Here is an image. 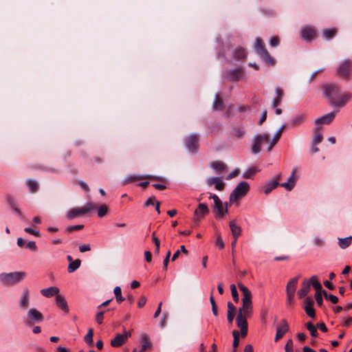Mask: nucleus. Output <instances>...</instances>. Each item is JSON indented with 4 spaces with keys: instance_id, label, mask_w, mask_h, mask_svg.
Returning a JSON list of instances; mask_svg holds the SVG:
<instances>
[{
    "instance_id": "ddd939ff",
    "label": "nucleus",
    "mask_w": 352,
    "mask_h": 352,
    "mask_svg": "<svg viewBox=\"0 0 352 352\" xmlns=\"http://www.w3.org/2000/svg\"><path fill=\"white\" fill-rule=\"evenodd\" d=\"M131 336V332H127L124 329L123 334H117L114 339L111 341V345L113 347H118L124 344L129 338Z\"/></svg>"
},
{
    "instance_id": "2f4dec72",
    "label": "nucleus",
    "mask_w": 352,
    "mask_h": 352,
    "mask_svg": "<svg viewBox=\"0 0 352 352\" xmlns=\"http://www.w3.org/2000/svg\"><path fill=\"white\" fill-rule=\"evenodd\" d=\"M305 120V114H298L294 116L292 120H290L289 124L292 126H295L297 125H299L302 122H303Z\"/></svg>"
},
{
    "instance_id": "58836bf2",
    "label": "nucleus",
    "mask_w": 352,
    "mask_h": 352,
    "mask_svg": "<svg viewBox=\"0 0 352 352\" xmlns=\"http://www.w3.org/2000/svg\"><path fill=\"white\" fill-rule=\"evenodd\" d=\"M314 138L313 140V144H318L320 143L323 139L322 134L320 131V128L316 127L314 129Z\"/></svg>"
},
{
    "instance_id": "cd10ccee",
    "label": "nucleus",
    "mask_w": 352,
    "mask_h": 352,
    "mask_svg": "<svg viewBox=\"0 0 352 352\" xmlns=\"http://www.w3.org/2000/svg\"><path fill=\"white\" fill-rule=\"evenodd\" d=\"M284 125H283L276 132L275 135L274 136L273 139L271 141H269V146H268V151H270L274 146L278 142V140L280 139L283 130L284 129Z\"/></svg>"
},
{
    "instance_id": "dca6fc26",
    "label": "nucleus",
    "mask_w": 352,
    "mask_h": 352,
    "mask_svg": "<svg viewBox=\"0 0 352 352\" xmlns=\"http://www.w3.org/2000/svg\"><path fill=\"white\" fill-rule=\"evenodd\" d=\"M243 70L239 67L228 71L226 74V78L232 81H239L243 78Z\"/></svg>"
},
{
    "instance_id": "c85d7f7f",
    "label": "nucleus",
    "mask_w": 352,
    "mask_h": 352,
    "mask_svg": "<svg viewBox=\"0 0 352 352\" xmlns=\"http://www.w3.org/2000/svg\"><path fill=\"white\" fill-rule=\"evenodd\" d=\"M210 166L217 173L224 171L226 168V164L221 161L211 162Z\"/></svg>"
},
{
    "instance_id": "a19ab883",
    "label": "nucleus",
    "mask_w": 352,
    "mask_h": 352,
    "mask_svg": "<svg viewBox=\"0 0 352 352\" xmlns=\"http://www.w3.org/2000/svg\"><path fill=\"white\" fill-rule=\"evenodd\" d=\"M234 56L238 59H243L246 57V52L243 47H238L235 50Z\"/></svg>"
},
{
    "instance_id": "052dcab7",
    "label": "nucleus",
    "mask_w": 352,
    "mask_h": 352,
    "mask_svg": "<svg viewBox=\"0 0 352 352\" xmlns=\"http://www.w3.org/2000/svg\"><path fill=\"white\" fill-rule=\"evenodd\" d=\"M239 169L236 168L234 170H232L231 173H230L229 175H227L226 179L230 180L235 177H236L239 173Z\"/></svg>"
},
{
    "instance_id": "1a4fd4ad",
    "label": "nucleus",
    "mask_w": 352,
    "mask_h": 352,
    "mask_svg": "<svg viewBox=\"0 0 352 352\" xmlns=\"http://www.w3.org/2000/svg\"><path fill=\"white\" fill-rule=\"evenodd\" d=\"M44 319L41 312L35 308L29 309L27 314V318L24 320L25 324L31 326L34 323L42 322Z\"/></svg>"
},
{
    "instance_id": "4d7b16f0",
    "label": "nucleus",
    "mask_w": 352,
    "mask_h": 352,
    "mask_svg": "<svg viewBox=\"0 0 352 352\" xmlns=\"http://www.w3.org/2000/svg\"><path fill=\"white\" fill-rule=\"evenodd\" d=\"M217 245L220 248V249H223L224 247H225V244H224V242L221 238V236L220 234H218L217 236Z\"/></svg>"
},
{
    "instance_id": "c03bdc74",
    "label": "nucleus",
    "mask_w": 352,
    "mask_h": 352,
    "mask_svg": "<svg viewBox=\"0 0 352 352\" xmlns=\"http://www.w3.org/2000/svg\"><path fill=\"white\" fill-rule=\"evenodd\" d=\"M311 285L314 286V287L317 290V292H319L322 289V285L317 280L316 276H313L310 278Z\"/></svg>"
},
{
    "instance_id": "423d86ee",
    "label": "nucleus",
    "mask_w": 352,
    "mask_h": 352,
    "mask_svg": "<svg viewBox=\"0 0 352 352\" xmlns=\"http://www.w3.org/2000/svg\"><path fill=\"white\" fill-rule=\"evenodd\" d=\"M250 190V185L247 182H241L233 190L230 195V202L234 203L246 195Z\"/></svg>"
},
{
    "instance_id": "4c0bfd02",
    "label": "nucleus",
    "mask_w": 352,
    "mask_h": 352,
    "mask_svg": "<svg viewBox=\"0 0 352 352\" xmlns=\"http://www.w3.org/2000/svg\"><path fill=\"white\" fill-rule=\"evenodd\" d=\"M81 261L80 259L77 258L74 261L69 263L67 270L69 273H72L75 272L77 269L79 268L80 265Z\"/></svg>"
},
{
    "instance_id": "0eeeda50",
    "label": "nucleus",
    "mask_w": 352,
    "mask_h": 352,
    "mask_svg": "<svg viewBox=\"0 0 352 352\" xmlns=\"http://www.w3.org/2000/svg\"><path fill=\"white\" fill-rule=\"evenodd\" d=\"M352 69V60L345 59L340 63L336 69V74L338 77L349 79Z\"/></svg>"
},
{
    "instance_id": "e433bc0d",
    "label": "nucleus",
    "mask_w": 352,
    "mask_h": 352,
    "mask_svg": "<svg viewBox=\"0 0 352 352\" xmlns=\"http://www.w3.org/2000/svg\"><path fill=\"white\" fill-rule=\"evenodd\" d=\"M26 184L32 193L36 192L39 188L38 182L33 179H28L26 181Z\"/></svg>"
},
{
    "instance_id": "39448f33",
    "label": "nucleus",
    "mask_w": 352,
    "mask_h": 352,
    "mask_svg": "<svg viewBox=\"0 0 352 352\" xmlns=\"http://www.w3.org/2000/svg\"><path fill=\"white\" fill-rule=\"evenodd\" d=\"M96 206L92 203H87L81 208H74L70 209L66 214V218L69 220L79 217L88 212L94 210Z\"/></svg>"
},
{
    "instance_id": "79ce46f5",
    "label": "nucleus",
    "mask_w": 352,
    "mask_h": 352,
    "mask_svg": "<svg viewBox=\"0 0 352 352\" xmlns=\"http://www.w3.org/2000/svg\"><path fill=\"white\" fill-rule=\"evenodd\" d=\"M113 292H114V294H115V296H116V301L118 303H120L121 302L124 300V298L122 297V290H121L120 287L116 286L114 288Z\"/></svg>"
},
{
    "instance_id": "13d9d810",
    "label": "nucleus",
    "mask_w": 352,
    "mask_h": 352,
    "mask_svg": "<svg viewBox=\"0 0 352 352\" xmlns=\"http://www.w3.org/2000/svg\"><path fill=\"white\" fill-rule=\"evenodd\" d=\"M315 298H316V301L317 305L318 306H321L322 305L323 300H322V294H320V291L317 292L316 293Z\"/></svg>"
},
{
    "instance_id": "7c9ffc66",
    "label": "nucleus",
    "mask_w": 352,
    "mask_h": 352,
    "mask_svg": "<svg viewBox=\"0 0 352 352\" xmlns=\"http://www.w3.org/2000/svg\"><path fill=\"white\" fill-rule=\"evenodd\" d=\"M337 34L336 28H327L322 30V36L326 40L333 38Z\"/></svg>"
},
{
    "instance_id": "603ef678",
    "label": "nucleus",
    "mask_w": 352,
    "mask_h": 352,
    "mask_svg": "<svg viewBox=\"0 0 352 352\" xmlns=\"http://www.w3.org/2000/svg\"><path fill=\"white\" fill-rule=\"evenodd\" d=\"M168 318V314L167 312H164L161 317L160 322V325L162 328H164L166 326V324L167 323Z\"/></svg>"
},
{
    "instance_id": "c9c22d12",
    "label": "nucleus",
    "mask_w": 352,
    "mask_h": 352,
    "mask_svg": "<svg viewBox=\"0 0 352 352\" xmlns=\"http://www.w3.org/2000/svg\"><path fill=\"white\" fill-rule=\"evenodd\" d=\"M352 242V236H348L346 238H338V245L340 248L346 249L348 248Z\"/></svg>"
},
{
    "instance_id": "a211bd4d",
    "label": "nucleus",
    "mask_w": 352,
    "mask_h": 352,
    "mask_svg": "<svg viewBox=\"0 0 352 352\" xmlns=\"http://www.w3.org/2000/svg\"><path fill=\"white\" fill-rule=\"evenodd\" d=\"M151 178L154 179H162L161 177L152 176V175H130L126 176L122 181V184L125 185L135 181L141 180L143 179Z\"/></svg>"
},
{
    "instance_id": "680f3d73",
    "label": "nucleus",
    "mask_w": 352,
    "mask_h": 352,
    "mask_svg": "<svg viewBox=\"0 0 352 352\" xmlns=\"http://www.w3.org/2000/svg\"><path fill=\"white\" fill-rule=\"evenodd\" d=\"M25 248L32 251H35L37 249L34 241H29L28 243H26Z\"/></svg>"
},
{
    "instance_id": "f257e3e1",
    "label": "nucleus",
    "mask_w": 352,
    "mask_h": 352,
    "mask_svg": "<svg viewBox=\"0 0 352 352\" xmlns=\"http://www.w3.org/2000/svg\"><path fill=\"white\" fill-rule=\"evenodd\" d=\"M322 89L324 95L333 107L342 108L352 98L351 93H342L340 87L336 84L326 85L323 87Z\"/></svg>"
},
{
    "instance_id": "5fc2aeb1",
    "label": "nucleus",
    "mask_w": 352,
    "mask_h": 352,
    "mask_svg": "<svg viewBox=\"0 0 352 352\" xmlns=\"http://www.w3.org/2000/svg\"><path fill=\"white\" fill-rule=\"evenodd\" d=\"M84 228L83 225H76V226H69L67 227L65 231L68 232H71L75 230H80Z\"/></svg>"
},
{
    "instance_id": "338daca9",
    "label": "nucleus",
    "mask_w": 352,
    "mask_h": 352,
    "mask_svg": "<svg viewBox=\"0 0 352 352\" xmlns=\"http://www.w3.org/2000/svg\"><path fill=\"white\" fill-rule=\"evenodd\" d=\"M270 44L272 47H276L279 44V39L278 37H272L270 41Z\"/></svg>"
},
{
    "instance_id": "37998d69",
    "label": "nucleus",
    "mask_w": 352,
    "mask_h": 352,
    "mask_svg": "<svg viewBox=\"0 0 352 352\" xmlns=\"http://www.w3.org/2000/svg\"><path fill=\"white\" fill-rule=\"evenodd\" d=\"M307 328L312 337H317V327L311 322L307 323Z\"/></svg>"
},
{
    "instance_id": "5701e85b",
    "label": "nucleus",
    "mask_w": 352,
    "mask_h": 352,
    "mask_svg": "<svg viewBox=\"0 0 352 352\" xmlns=\"http://www.w3.org/2000/svg\"><path fill=\"white\" fill-rule=\"evenodd\" d=\"M58 293L59 289L57 287H50L41 290V294L46 298H51L54 296H56L58 295Z\"/></svg>"
},
{
    "instance_id": "412c9836",
    "label": "nucleus",
    "mask_w": 352,
    "mask_h": 352,
    "mask_svg": "<svg viewBox=\"0 0 352 352\" xmlns=\"http://www.w3.org/2000/svg\"><path fill=\"white\" fill-rule=\"evenodd\" d=\"M335 116H336L335 112H330L327 114L323 115L322 116L317 118L315 120V123L316 124H329L334 119Z\"/></svg>"
},
{
    "instance_id": "4be33fe9",
    "label": "nucleus",
    "mask_w": 352,
    "mask_h": 352,
    "mask_svg": "<svg viewBox=\"0 0 352 352\" xmlns=\"http://www.w3.org/2000/svg\"><path fill=\"white\" fill-rule=\"evenodd\" d=\"M209 213V209L206 204H199L195 210V215L197 219L203 218Z\"/></svg>"
},
{
    "instance_id": "b1692460",
    "label": "nucleus",
    "mask_w": 352,
    "mask_h": 352,
    "mask_svg": "<svg viewBox=\"0 0 352 352\" xmlns=\"http://www.w3.org/2000/svg\"><path fill=\"white\" fill-rule=\"evenodd\" d=\"M56 303L57 306L65 313H69V307L65 297L62 295L56 296Z\"/></svg>"
},
{
    "instance_id": "bf43d9fd",
    "label": "nucleus",
    "mask_w": 352,
    "mask_h": 352,
    "mask_svg": "<svg viewBox=\"0 0 352 352\" xmlns=\"http://www.w3.org/2000/svg\"><path fill=\"white\" fill-rule=\"evenodd\" d=\"M24 231L28 234H32V235H34L36 236H40V232L38 230H35L34 229H32V228H25L24 229Z\"/></svg>"
},
{
    "instance_id": "69168bd1",
    "label": "nucleus",
    "mask_w": 352,
    "mask_h": 352,
    "mask_svg": "<svg viewBox=\"0 0 352 352\" xmlns=\"http://www.w3.org/2000/svg\"><path fill=\"white\" fill-rule=\"evenodd\" d=\"M79 250L80 252H85L91 250L89 244H83L79 246Z\"/></svg>"
},
{
    "instance_id": "7ed1b4c3",
    "label": "nucleus",
    "mask_w": 352,
    "mask_h": 352,
    "mask_svg": "<svg viewBox=\"0 0 352 352\" xmlns=\"http://www.w3.org/2000/svg\"><path fill=\"white\" fill-rule=\"evenodd\" d=\"M254 47L255 52L261 56L265 63L270 66H273L275 65V59L270 56L261 38L258 37L256 38Z\"/></svg>"
},
{
    "instance_id": "9d476101",
    "label": "nucleus",
    "mask_w": 352,
    "mask_h": 352,
    "mask_svg": "<svg viewBox=\"0 0 352 352\" xmlns=\"http://www.w3.org/2000/svg\"><path fill=\"white\" fill-rule=\"evenodd\" d=\"M214 201V207L217 210L216 217H222L226 213L228 212L227 206L223 208V203L217 195H211L209 197Z\"/></svg>"
},
{
    "instance_id": "4468645a",
    "label": "nucleus",
    "mask_w": 352,
    "mask_h": 352,
    "mask_svg": "<svg viewBox=\"0 0 352 352\" xmlns=\"http://www.w3.org/2000/svg\"><path fill=\"white\" fill-rule=\"evenodd\" d=\"M297 179H298V177L296 175V168H294L292 169L291 175L289 177V178L287 179V182L281 183L280 184V186L283 187L286 190L290 191L295 186Z\"/></svg>"
},
{
    "instance_id": "09e8293b",
    "label": "nucleus",
    "mask_w": 352,
    "mask_h": 352,
    "mask_svg": "<svg viewBox=\"0 0 352 352\" xmlns=\"http://www.w3.org/2000/svg\"><path fill=\"white\" fill-rule=\"evenodd\" d=\"M232 335L234 337L232 346L234 349H236L239 346L240 333L238 331L234 330L232 332Z\"/></svg>"
},
{
    "instance_id": "473e14b6",
    "label": "nucleus",
    "mask_w": 352,
    "mask_h": 352,
    "mask_svg": "<svg viewBox=\"0 0 352 352\" xmlns=\"http://www.w3.org/2000/svg\"><path fill=\"white\" fill-rule=\"evenodd\" d=\"M260 170L256 167H248L243 173V177L245 179H251Z\"/></svg>"
},
{
    "instance_id": "f704fd0d",
    "label": "nucleus",
    "mask_w": 352,
    "mask_h": 352,
    "mask_svg": "<svg viewBox=\"0 0 352 352\" xmlns=\"http://www.w3.org/2000/svg\"><path fill=\"white\" fill-rule=\"evenodd\" d=\"M280 175H278L276 180L271 181L267 184V187L265 189V194L270 193L273 189H275L280 184L278 182L280 179Z\"/></svg>"
},
{
    "instance_id": "aec40b11",
    "label": "nucleus",
    "mask_w": 352,
    "mask_h": 352,
    "mask_svg": "<svg viewBox=\"0 0 352 352\" xmlns=\"http://www.w3.org/2000/svg\"><path fill=\"white\" fill-rule=\"evenodd\" d=\"M30 304V290L28 287L23 289L21 296L19 301V306L23 309H26Z\"/></svg>"
},
{
    "instance_id": "8fccbe9b",
    "label": "nucleus",
    "mask_w": 352,
    "mask_h": 352,
    "mask_svg": "<svg viewBox=\"0 0 352 352\" xmlns=\"http://www.w3.org/2000/svg\"><path fill=\"white\" fill-rule=\"evenodd\" d=\"M230 290H231V294H232L233 300L236 302L238 301L239 300V294H238V292H237L235 285L232 284L230 285Z\"/></svg>"
},
{
    "instance_id": "f8f14e48",
    "label": "nucleus",
    "mask_w": 352,
    "mask_h": 352,
    "mask_svg": "<svg viewBox=\"0 0 352 352\" xmlns=\"http://www.w3.org/2000/svg\"><path fill=\"white\" fill-rule=\"evenodd\" d=\"M316 35V32L314 28L310 25H305L302 27L300 30V36L301 37L308 41L310 42L314 39Z\"/></svg>"
},
{
    "instance_id": "f3484780",
    "label": "nucleus",
    "mask_w": 352,
    "mask_h": 352,
    "mask_svg": "<svg viewBox=\"0 0 352 352\" xmlns=\"http://www.w3.org/2000/svg\"><path fill=\"white\" fill-rule=\"evenodd\" d=\"M289 324L285 319L280 321V324L276 328L275 341L277 342L289 331Z\"/></svg>"
},
{
    "instance_id": "6e6552de",
    "label": "nucleus",
    "mask_w": 352,
    "mask_h": 352,
    "mask_svg": "<svg viewBox=\"0 0 352 352\" xmlns=\"http://www.w3.org/2000/svg\"><path fill=\"white\" fill-rule=\"evenodd\" d=\"M270 135L267 133L256 135L252 142L251 151L253 154H258L261 151V144L263 143L269 144Z\"/></svg>"
},
{
    "instance_id": "6ab92c4d",
    "label": "nucleus",
    "mask_w": 352,
    "mask_h": 352,
    "mask_svg": "<svg viewBox=\"0 0 352 352\" xmlns=\"http://www.w3.org/2000/svg\"><path fill=\"white\" fill-rule=\"evenodd\" d=\"M206 184L209 186L214 185L215 189L217 190H223L225 188V183L223 181L220 177H217L208 178L206 179Z\"/></svg>"
},
{
    "instance_id": "e2e57ef3",
    "label": "nucleus",
    "mask_w": 352,
    "mask_h": 352,
    "mask_svg": "<svg viewBox=\"0 0 352 352\" xmlns=\"http://www.w3.org/2000/svg\"><path fill=\"white\" fill-rule=\"evenodd\" d=\"M314 301L312 298L307 297L305 300V307H311L314 306Z\"/></svg>"
},
{
    "instance_id": "f03ea898",
    "label": "nucleus",
    "mask_w": 352,
    "mask_h": 352,
    "mask_svg": "<svg viewBox=\"0 0 352 352\" xmlns=\"http://www.w3.org/2000/svg\"><path fill=\"white\" fill-rule=\"evenodd\" d=\"M238 286L242 293V306L239 307L238 314L250 317L253 313L252 293L242 283H239Z\"/></svg>"
},
{
    "instance_id": "c756f323",
    "label": "nucleus",
    "mask_w": 352,
    "mask_h": 352,
    "mask_svg": "<svg viewBox=\"0 0 352 352\" xmlns=\"http://www.w3.org/2000/svg\"><path fill=\"white\" fill-rule=\"evenodd\" d=\"M297 283H298L297 278H294L288 282V283L287 285V287H286L287 294H290V293L293 294H295Z\"/></svg>"
},
{
    "instance_id": "72a5a7b5",
    "label": "nucleus",
    "mask_w": 352,
    "mask_h": 352,
    "mask_svg": "<svg viewBox=\"0 0 352 352\" xmlns=\"http://www.w3.org/2000/svg\"><path fill=\"white\" fill-rule=\"evenodd\" d=\"M212 107L214 110L221 111L223 108V102L219 94H216L212 104Z\"/></svg>"
},
{
    "instance_id": "0e129e2a",
    "label": "nucleus",
    "mask_w": 352,
    "mask_h": 352,
    "mask_svg": "<svg viewBox=\"0 0 352 352\" xmlns=\"http://www.w3.org/2000/svg\"><path fill=\"white\" fill-rule=\"evenodd\" d=\"M156 201L155 197H151L145 201L144 206H153L156 204Z\"/></svg>"
},
{
    "instance_id": "ea45409f",
    "label": "nucleus",
    "mask_w": 352,
    "mask_h": 352,
    "mask_svg": "<svg viewBox=\"0 0 352 352\" xmlns=\"http://www.w3.org/2000/svg\"><path fill=\"white\" fill-rule=\"evenodd\" d=\"M244 135L245 132L240 127H234L232 131V135L237 139H241Z\"/></svg>"
},
{
    "instance_id": "774afa93",
    "label": "nucleus",
    "mask_w": 352,
    "mask_h": 352,
    "mask_svg": "<svg viewBox=\"0 0 352 352\" xmlns=\"http://www.w3.org/2000/svg\"><path fill=\"white\" fill-rule=\"evenodd\" d=\"M313 242L315 245L319 247L322 246L324 244V241H323V239L317 237L314 239Z\"/></svg>"
},
{
    "instance_id": "9b49d317",
    "label": "nucleus",
    "mask_w": 352,
    "mask_h": 352,
    "mask_svg": "<svg viewBox=\"0 0 352 352\" xmlns=\"http://www.w3.org/2000/svg\"><path fill=\"white\" fill-rule=\"evenodd\" d=\"M249 316L241 315V314H237L236 318V322L237 327L241 330V334L242 337H245L248 333V322L247 318Z\"/></svg>"
},
{
    "instance_id": "a878e982",
    "label": "nucleus",
    "mask_w": 352,
    "mask_h": 352,
    "mask_svg": "<svg viewBox=\"0 0 352 352\" xmlns=\"http://www.w3.org/2000/svg\"><path fill=\"white\" fill-rule=\"evenodd\" d=\"M236 308L231 302H228L227 319L230 324L233 322Z\"/></svg>"
},
{
    "instance_id": "393cba45",
    "label": "nucleus",
    "mask_w": 352,
    "mask_h": 352,
    "mask_svg": "<svg viewBox=\"0 0 352 352\" xmlns=\"http://www.w3.org/2000/svg\"><path fill=\"white\" fill-rule=\"evenodd\" d=\"M311 283L309 281H304L302 287L298 292V296L300 298L305 297L309 292Z\"/></svg>"
},
{
    "instance_id": "a18cd8bd",
    "label": "nucleus",
    "mask_w": 352,
    "mask_h": 352,
    "mask_svg": "<svg viewBox=\"0 0 352 352\" xmlns=\"http://www.w3.org/2000/svg\"><path fill=\"white\" fill-rule=\"evenodd\" d=\"M108 211V207L105 204H102L98 207V215L99 217H103L106 215Z\"/></svg>"
},
{
    "instance_id": "bb28decb",
    "label": "nucleus",
    "mask_w": 352,
    "mask_h": 352,
    "mask_svg": "<svg viewBox=\"0 0 352 352\" xmlns=\"http://www.w3.org/2000/svg\"><path fill=\"white\" fill-rule=\"evenodd\" d=\"M230 228L233 237L238 239V237L241 235V228L240 226L236 225L235 220L230 222Z\"/></svg>"
},
{
    "instance_id": "49530a36",
    "label": "nucleus",
    "mask_w": 352,
    "mask_h": 352,
    "mask_svg": "<svg viewBox=\"0 0 352 352\" xmlns=\"http://www.w3.org/2000/svg\"><path fill=\"white\" fill-rule=\"evenodd\" d=\"M322 294L327 300H330L332 303L336 304L338 302V298L333 294H328L325 290L322 291Z\"/></svg>"
},
{
    "instance_id": "6e6d98bb",
    "label": "nucleus",
    "mask_w": 352,
    "mask_h": 352,
    "mask_svg": "<svg viewBox=\"0 0 352 352\" xmlns=\"http://www.w3.org/2000/svg\"><path fill=\"white\" fill-rule=\"evenodd\" d=\"M307 315L311 318H315L316 312L313 307H304Z\"/></svg>"
},
{
    "instance_id": "20e7f679",
    "label": "nucleus",
    "mask_w": 352,
    "mask_h": 352,
    "mask_svg": "<svg viewBox=\"0 0 352 352\" xmlns=\"http://www.w3.org/2000/svg\"><path fill=\"white\" fill-rule=\"evenodd\" d=\"M26 274L23 272L0 274V281L4 285H13L21 282Z\"/></svg>"
},
{
    "instance_id": "de8ad7c7",
    "label": "nucleus",
    "mask_w": 352,
    "mask_h": 352,
    "mask_svg": "<svg viewBox=\"0 0 352 352\" xmlns=\"http://www.w3.org/2000/svg\"><path fill=\"white\" fill-rule=\"evenodd\" d=\"M93 336L94 330L93 329H89L87 335L85 336V341L90 345L93 344Z\"/></svg>"
},
{
    "instance_id": "2eb2a0df",
    "label": "nucleus",
    "mask_w": 352,
    "mask_h": 352,
    "mask_svg": "<svg viewBox=\"0 0 352 352\" xmlns=\"http://www.w3.org/2000/svg\"><path fill=\"white\" fill-rule=\"evenodd\" d=\"M199 138L197 134H191L186 140L187 148L190 152H195L198 149Z\"/></svg>"
},
{
    "instance_id": "3c124183",
    "label": "nucleus",
    "mask_w": 352,
    "mask_h": 352,
    "mask_svg": "<svg viewBox=\"0 0 352 352\" xmlns=\"http://www.w3.org/2000/svg\"><path fill=\"white\" fill-rule=\"evenodd\" d=\"M285 352H294V342L292 339L289 340L285 345Z\"/></svg>"
},
{
    "instance_id": "864d4df0",
    "label": "nucleus",
    "mask_w": 352,
    "mask_h": 352,
    "mask_svg": "<svg viewBox=\"0 0 352 352\" xmlns=\"http://www.w3.org/2000/svg\"><path fill=\"white\" fill-rule=\"evenodd\" d=\"M106 311H100L96 314V321L98 324H101L103 322L104 314Z\"/></svg>"
}]
</instances>
